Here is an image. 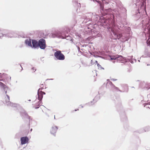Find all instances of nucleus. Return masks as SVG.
I'll use <instances>...</instances> for the list:
<instances>
[{
	"instance_id": "f257e3e1",
	"label": "nucleus",
	"mask_w": 150,
	"mask_h": 150,
	"mask_svg": "<svg viewBox=\"0 0 150 150\" xmlns=\"http://www.w3.org/2000/svg\"><path fill=\"white\" fill-rule=\"evenodd\" d=\"M55 57L58 59L63 60L65 59L64 56L62 54L60 51H56L54 53Z\"/></svg>"
},
{
	"instance_id": "f03ea898",
	"label": "nucleus",
	"mask_w": 150,
	"mask_h": 150,
	"mask_svg": "<svg viewBox=\"0 0 150 150\" xmlns=\"http://www.w3.org/2000/svg\"><path fill=\"white\" fill-rule=\"evenodd\" d=\"M111 60L115 59L117 61L121 62L122 63L123 62V61L125 60V58L119 56L118 55H117L115 56H112L110 58Z\"/></svg>"
},
{
	"instance_id": "7ed1b4c3",
	"label": "nucleus",
	"mask_w": 150,
	"mask_h": 150,
	"mask_svg": "<svg viewBox=\"0 0 150 150\" xmlns=\"http://www.w3.org/2000/svg\"><path fill=\"white\" fill-rule=\"evenodd\" d=\"M38 46L42 49H44L45 48V41L44 39H41L39 40Z\"/></svg>"
},
{
	"instance_id": "20e7f679",
	"label": "nucleus",
	"mask_w": 150,
	"mask_h": 150,
	"mask_svg": "<svg viewBox=\"0 0 150 150\" xmlns=\"http://www.w3.org/2000/svg\"><path fill=\"white\" fill-rule=\"evenodd\" d=\"M21 144H23L28 142V139L26 137H23L21 138Z\"/></svg>"
},
{
	"instance_id": "39448f33",
	"label": "nucleus",
	"mask_w": 150,
	"mask_h": 150,
	"mask_svg": "<svg viewBox=\"0 0 150 150\" xmlns=\"http://www.w3.org/2000/svg\"><path fill=\"white\" fill-rule=\"evenodd\" d=\"M0 88H2L5 91L6 93H7V91L8 90V88L3 83L0 82Z\"/></svg>"
},
{
	"instance_id": "423d86ee",
	"label": "nucleus",
	"mask_w": 150,
	"mask_h": 150,
	"mask_svg": "<svg viewBox=\"0 0 150 150\" xmlns=\"http://www.w3.org/2000/svg\"><path fill=\"white\" fill-rule=\"evenodd\" d=\"M32 43L33 44V46L34 47L36 48L38 46V43L36 40H32Z\"/></svg>"
},
{
	"instance_id": "0eeeda50",
	"label": "nucleus",
	"mask_w": 150,
	"mask_h": 150,
	"mask_svg": "<svg viewBox=\"0 0 150 150\" xmlns=\"http://www.w3.org/2000/svg\"><path fill=\"white\" fill-rule=\"evenodd\" d=\"M57 129V127L56 126L53 127L51 130V133L52 134H54L56 132Z\"/></svg>"
},
{
	"instance_id": "6e6552de",
	"label": "nucleus",
	"mask_w": 150,
	"mask_h": 150,
	"mask_svg": "<svg viewBox=\"0 0 150 150\" xmlns=\"http://www.w3.org/2000/svg\"><path fill=\"white\" fill-rule=\"evenodd\" d=\"M113 38L114 39H119L122 36V35L121 34H118V35H116V36L115 37L116 34L115 33H113Z\"/></svg>"
},
{
	"instance_id": "1a4fd4ad",
	"label": "nucleus",
	"mask_w": 150,
	"mask_h": 150,
	"mask_svg": "<svg viewBox=\"0 0 150 150\" xmlns=\"http://www.w3.org/2000/svg\"><path fill=\"white\" fill-rule=\"evenodd\" d=\"M25 44L28 45V46L31 47H32L31 44V40L30 39H28L26 40L25 41Z\"/></svg>"
},
{
	"instance_id": "9d476101",
	"label": "nucleus",
	"mask_w": 150,
	"mask_h": 150,
	"mask_svg": "<svg viewBox=\"0 0 150 150\" xmlns=\"http://www.w3.org/2000/svg\"><path fill=\"white\" fill-rule=\"evenodd\" d=\"M40 89H39L38 90V99L40 100H41L42 98V97H43V96L42 95V93H39V91H40Z\"/></svg>"
},
{
	"instance_id": "9b49d317",
	"label": "nucleus",
	"mask_w": 150,
	"mask_h": 150,
	"mask_svg": "<svg viewBox=\"0 0 150 150\" xmlns=\"http://www.w3.org/2000/svg\"><path fill=\"white\" fill-rule=\"evenodd\" d=\"M147 43L148 45H150V35H149V37L147 40Z\"/></svg>"
},
{
	"instance_id": "f8f14e48",
	"label": "nucleus",
	"mask_w": 150,
	"mask_h": 150,
	"mask_svg": "<svg viewBox=\"0 0 150 150\" xmlns=\"http://www.w3.org/2000/svg\"><path fill=\"white\" fill-rule=\"evenodd\" d=\"M7 36H8V37L10 38L15 37L14 36H13L12 34L11 33L8 34L7 35Z\"/></svg>"
},
{
	"instance_id": "ddd939ff",
	"label": "nucleus",
	"mask_w": 150,
	"mask_h": 150,
	"mask_svg": "<svg viewBox=\"0 0 150 150\" xmlns=\"http://www.w3.org/2000/svg\"><path fill=\"white\" fill-rule=\"evenodd\" d=\"M39 93H42V95L43 94H45V93L44 92H42L41 91H40V90L39 91Z\"/></svg>"
},
{
	"instance_id": "4468645a",
	"label": "nucleus",
	"mask_w": 150,
	"mask_h": 150,
	"mask_svg": "<svg viewBox=\"0 0 150 150\" xmlns=\"http://www.w3.org/2000/svg\"><path fill=\"white\" fill-rule=\"evenodd\" d=\"M6 96H7V101H8V102H9V97L7 95Z\"/></svg>"
},
{
	"instance_id": "2eb2a0df",
	"label": "nucleus",
	"mask_w": 150,
	"mask_h": 150,
	"mask_svg": "<svg viewBox=\"0 0 150 150\" xmlns=\"http://www.w3.org/2000/svg\"><path fill=\"white\" fill-rule=\"evenodd\" d=\"M97 66H98V67L99 68H101V66H100V64H97Z\"/></svg>"
},
{
	"instance_id": "dca6fc26",
	"label": "nucleus",
	"mask_w": 150,
	"mask_h": 150,
	"mask_svg": "<svg viewBox=\"0 0 150 150\" xmlns=\"http://www.w3.org/2000/svg\"><path fill=\"white\" fill-rule=\"evenodd\" d=\"M32 69H33V71H35V70L34 69V68H33Z\"/></svg>"
},
{
	"instance_id": "f3484780",
	"label": "nucleus",
	"mask_w": 150,
	"mask_h": 150,
	"mask_svg": "<svg viewBox=\"0 0 150 150\" xmlns=\"http://www.w3.org/2000/svg\"><path fill=\"white\" fill-rule=\"evenodd\" d=\"M93 62V60H91V64H92Z\"/></svg>"
},
{
	"instance_id": "a211bd4d",
	"label": "nucleus",
	"mask_w": 150,
	"mask_h": 150,
	"mask_svg": "<svg viewBox=\"0 0 150 150\" xmlns=\"http://www.w3.org/2000/svg\"><path fill=\"white\" fill-rule=\"evenodd\" d=\"M95 62H96V63H97V61H95Z\"/></svg>"
},
{
	"instance_id": "6ab92c4d",
	"label": "nucleus",
	"mask_w": 150,
	"mask_h": 150,
	"mask_svg": "<svg viewBox=\"0 0 150 150\" xmlns=\"http://www.w3.org/2000/svg\"><path fill=\"white\" fill-rule=\"evenodd\" d=\"M116 35H118V34H116V35H115V37L116 36Z\"/></svg>"
}]
</instances>
